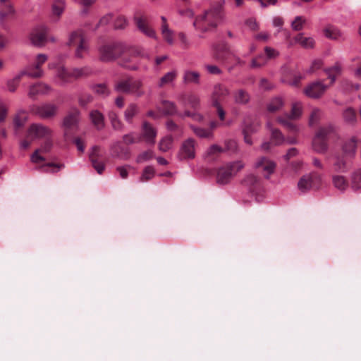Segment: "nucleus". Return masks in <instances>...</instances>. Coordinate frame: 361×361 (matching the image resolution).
Returning <instances> with one entry per match:
<instances>
[{
  "mask_svg": "<svg viewBox=\"0 0 361 361\" xmlns=\"http://www.w3.org/2000/svg\"><path fill=\"white\" fill-rule=\"evenodd\" d=\"M302 114V105L300 102H294L292 104L291 111L288 118L290 119H298Z\"/></svg>",
  "mask_w": 361,
  "mask_h": 361,
  "instance_id": "f704fd0d",
  "label": "nucleus"
},
{
  "mask_svg": "<svg viewBox=\"0 0 361 361\" xmlns=\"http://www.w3.org/2000/svg\"><path fill=\"white\" fill-rule=\"evenodd\" d=\"M111 156L113 157L118 158L120 159L126 160L129 158V152L127 149L117 142L112 145L111 148Z\"/></svg>",
  "mask_w": 361,
  "mask_h": 361,
  "instance_id": "5701e85b",
  "label": "nucleus"
},
{
  "mask_svg": "<svg viewBox=\"0 0 361 361\" xmlns=\"http://www.w3.org/2000/svg\"><path fill=\"white\" fill-rule=\"evenodd\" d=\"M8 107L5 102L0 101V122L5 121L7 115Z\"/></svg>",
  "mask_w": 361,
  "mask_h": 361,
  "instance_id": "e2e57ef3",
  "label": "nucleus"
},
{
  "mask_svg": "<svg viewBox=\"0 0 361 361\" xmlns=\"http://www.w3.org/2000/svg\"><path fill=\"white\" fill-rule=\"evenodd\" d=\"M158 109L165 115L173 114L176 112V107L173 103L163 100L158 106Z\"/></svg>",
  "mask_w": 361,
  "mask_h": 361,
  "instance_id": "2f4dec72",
  "label": "nucleus"
},
{
  "mask_svg": "<svg viewBox=\"0 0 361 361\" xmlns=\"http://www.w3.org/2000/svg\"><path fill=\"white\" fill-rule=\"evenodd\" d=\"M142 87L141 82L133 78L123 79L115 85V90H137Z\"/></svg>",
  "mask_w": 361,
  "mask_h": 361,
  "instance_id": "ddd939ff",
  "label": "nucleus"
},
{
  "mask_svg": "<svg viewBox=\"0 0 361 361\" xmlns=\"http://www.w3.org/2000/svg\"><path fill=\"white\" fill-rule=\"evenodd\" d=\"M205 68L210 74L219 75L221 73L220 68L215 65H206Z\"/></svg>",
  "mask_w": 361,
  "mask_h": 361,
  "instance_id": "69168bd1",
  "label": "nucleus"
},
{
  "mask_svg": "<svg viewBox=\"0 0 361 361\" xmlns=\"http://www.w3.org/2000/svg\"><path fill=\"white\" fill-rule=\"evenodd\" d=\"M64 166L63 164L49 163L43 166V170L47 172L56 173Z\"/></svg>",
  "mask_w": 361,
  "mask_h": 361,
  "instance_id": "3c124183",
  "label": "nucleus"
},
{
  "mask_svg": "<svg viewBox=\"0 0 361 361\" xmlns=\"http://www.w3.org/2000/svg\"><path fill=\"white\" fill-rule=\"evenodd\" d=\"M242 183L252 192H255L260 187L259 178L252 173L247 174Z\"/></svg>",
  "mask_w": 361,
  "mask_h": 361,
  "instance_id": "412c9836",
  "label": "nucleus"
},
{
  "mask_svg": "<svg viewBox=\"0 0 361 361\" xmlns=\"http://www.w3.org/2000/svg\"><path fill=\"white\" fill-rule=\"evenodd\" d=\"M48 56L45 54H38L32 66L24 71V75L30 78H40L44 75V71L41 66L47 61Z\"/></svg>",
  "mask_w": 361,
  "mask_h": 361,
  "instance_id": "9d476101",
  "label": "nucleus"
},
{
  "mask_svg": "<svg viewBox=\"0 0 361 361\" xmlns=\"http://www.w3.org/2000/svg\"><path fill=\"white\" fill-rule=\"evenodd\" d=\"M245 166L241 161L229 162L219 168L216 173V183L219 185H226Z\"/></svg>",
  "mask_w": 361,
  "mask_h": 361,
  "instance_id": "f03ea898",
  "label": "nucleus"
},
{
  "mask_svg": "<svg viewBox=\"0 0 361 361\" xmlns=\"http://www.w3.org/2000/svg\"><path fill=\"white\" fill-rule=\"evenodd\" d=\"M90 118L93 125L101 130L104 126V118L103 114L97 110H93L90 113Z\"/></svg>",
  "mask_w": 361,
  "mask_h": 361,
  "instance_id": "393cba45",
  "label": "nucleus"
},
{
  "mask_svg": "<svg viewBox=\"0 0 361 361\" xmlns=\"http://www.w3.org/2000/svg\"><path fill=\"white\" fill-rule=\"evenodd\" d=\"M329 87L322 80H316L310 83L304 90H325Z\"/></svg>",
  "mask_w": 361,
  "mask_h": 361,
  "instance_id": "de8ad7c7",
  "label": "nucleus"
},
{
  "mask_svg": "<svg viewBox=\"0 0 361 361\" xmlns=\"http://www.w3.org/2000/svg\"><path fill=\"white\" fill-rule=\"evenodd\" d=\"M324 35L326 37L334 40H344L345 39L343 34L338 28L333 26L325 28Z\"/></svg>",
  "mask_w": 361,
  "mask_h": 361,
  "instance_id": "bb28decb",
  "label": "nucleus"
},
{
  "mask_svg": "<svg viewBox=\"0 0 361 361\" xmlns=\"http://www.w3.org/2000/svg\"><path fill=\"white\" fill-rule=\"evenodd\" d=\"M138 113V108L134 104H130L124 112L125 120L128 123H131L133 117Z\"/></svg>",
  "mask_w": 361,
  "mask_h": 361,
  "instance_id": "e433bc0d",
  "label": "nucleus"
},
{
  "mask_svg": "<svg viewBox=\"0 0 361 361\" xmlns=\"http://www.w3.org/2000/svg\"><path fill=\"white\" fill-rule=\"evenodd\" d=\"M305 20L302 16H296L291 23V27L295 31H300L303 28Z\"/></svg>",
  "mask_w": 361,
  "mask_h": 361,
  "instance_id": "6e6d98bb",
  "label": "nucleus"
},
{
  "mask_svg": "<svg viewBox=\"0 0 361 361\" xmlns=\"http://www.w3.org/2000/svg\"><path fill=\"white\" fill-rule=\"evenodd\" d=\"M334 131V128L331 125L321 127L318 130L312 140V147L315 152L322 154L327 150L328 137Z\"/></svg>",
  "mask_w": 361,
  "mask_h": 361,
  "instance_id": "7ed1b4c3",
  "label": "nucleus"
},
{
  "mask_svg": "<svg viewBox=\"0 0 361 361\" xmlns=\"http://www.w3.org/2000/svg\"><path fill=\"white\" fill-rule=\"evenodd\" d=\"M346 157L343 154L335 156V162L334 166L335 171L337 172H346L348 171V164L346 161Z\"/></svg>",
  "mask_w": 361,
  "mask_h": 361,
  "instance_id": "c85d7f7f",
  "label": "nucleus"
},
{
  "mask_svg": "<svg viewBox=\"0 0 361 361\" xmlns=\"http://www.w3.org/2000/svg\"><path fill=\"white\" fill-rule=\"evenodd\" d=\"M315 180H320V177L316 173L305 175L298 181V188L302 192H306L313 188Z\"/></svg>",
  "mask_w": 361,
  "mask_h": 361,
  "instance_id": "2eb2a0df",
  "label": "nucleus"
},
{
  "mask_svg": "<svg viewBox=\"0 0 361 361\" xmlns=\"http://www.w3.org/2000/svg\"><path fill=\"white\" fill-rule=\"evenodd\" d=\"M224 152L221 147L218 145H212L207 150L209 154H216Z\"/></svg>",
  "mask_w": 361,
  "mask_h": 361,
  "instance_id": "774afa93",
  "label": "nucleus"
},
{
  "mask_svg": "<svg viewBox=\"0 0 361 361\" xmlns=\"http://www.w3.org/2000/svg\"><path fill=\"white\" fill-rule=\"evenodd\" d=\"M267 59L264 55L260 54L257 57L253 59L251 61L252 68H260L266 65Z\"/></svg>",
  "mask_w": 361,
  "mask_h": 361,
  "instance_id": "8fccbe9b",
  "label": "nucleus"
},
{
  "mask_svg": "<svg viewBox=\"0 0 361 361\" xmlns=\"http://www.w3.org/2000/svg\"><path fill=\"white\" fill-rule=\"evenodd\" d=\"M77 43H78V45L75 51V56L77 58H82L83 53L86 52L88 49V46L87 40L80 30L71 32L68 44L73 45Z\"/></svg>",
  "mask_w": 361,
  "mask_h": 361,
  "instance_id": "0eeeda50",
  "label": "nucleus"
},
{
  "mask_svg": "<svg viewBox=\"0 0 361 361\" xmlns=\"http://www.w3.org/2000/svg\"><path fill=\"white\" fill-rule=\"evenodd\" d=\"M295 42L299 43L305 49H312L314 45V40L312 37H306L302 33H299L295 37Z\"/></svg>",
  "mask_w": 361,
  "mask_h": 361,
  "instance_id": "c756f323",
  "label": "nucleus"
},
{
  "mask_svg": "<svg viewBox=\"0 0 361 361\" xmlns=\"http://www.w3.org/2000/svg\"><path fill=\"white\" fill-rule=\"evenodd\" d=\"M325 73L330 79V83H333L341 73V66L339 63H336L333 66L325 69Z\"/></svg>",
  "mask_w": 361,
  "mask_h": 361,
  "instance_id": "cd10ccee",
  "label": "nucleus"
},
{
  "mask_svg": "<svg viewBox=\"0 0 361 361\" xmlns=\"http://www.w3.org/2000/svg\"><path fill=\"white\" fill-rule=\"evenodd\" d=\"M284 102L281 97H276L273 98L267 104V110L269 112H275L280 110L283 106Z\"/></svg>",
  "mask_w": 361,
  "mask_h": 361,
  "instance_id": "72a5a7b5",
  "label": "nucleus"
},
{
  "mask_svg": "<svg viewBox=\"0 0 361 361\" xmlns=\"http://www.w3.org/2000/svg\"><path fill=\"white\" fill-rule=\"evenodd\" d=\"M92 70L90 67L77 68L72 70L73 78L85 77L90 75Z\"/></svg>",
  "mask_w": 361,
  "mask_h": 361,
  "instance_id": "ea45409f",
  "label": "nucleus"
},
{
  "mask_svg": "<svg viewBox=\"0 0 361 361\" xmlns=\"http://www.w3.org/2000/svg\"><path fill=\"white\" fill-rule=\"evenodd\" d=\"M276 164L271 159L266 157H259L254 164V168L262 173L266 179H269L272 173H274Z\"/></svg>",
  "mask_w": 361,
  "mask_h": 361,
  "instance_id": "6e6552de",
  "label": "nucleus"
},
{
  "mask_svg": "<svg viewBox=\"0 0 361 361\" xmlns=\"http://www.w3.org/2000/svg\"><path fill=\"white\" fill-rule=\"evenodd\" d=\"M223 18L222 10L220 8H213L197 16L193 22V26L201 33H206L214 30Z\"/></svg>",
  "mask_w": 361,
  "mask_h": 361,
  "instance_id": "f257e3e1",
  "label": "nucleus"
},
{
  "mask_svg": "<svg viewBox=\"0 0 361 361\" xmlns=\"http://www.w3.org/2000/svg\"><path fill=\"white\" fill-rule=\"evenodd\" d=\"M127 25H128V21H127L126 18L123 16H120L117 17L114 21V28L116 30L124 29Z\"/></svg>",
  "mask_w": 361,
  "mask_h": 361,
  "instance_id": "bf43d9fd",
  "label": "nucleus"
},
{
  "mask_svg": "<svg viewBox=\"0 0 361 361\" xmlns=\"http://www.w3.org/2000/svg\"><path fill=\"white\" fill-rule=\"evenodd\" d=\"M357 144V140L355 137H352L345 141L342 147L343 155L350 159L354 158L356 154Z\"/></svg>",
  "mask_w": 361,
  "mask_h": 361,
  "instance_id": "6ab92c4d",
  "label": "nucleus"
},
{
  "mask_svg": "<svg viewBox=\"0 0 361 361\" xmlns=\"http://www.w3.org/2000/svg\"><path fill=\"white\" fill-rule=\"evenodd\" d=\"M155 174V169L152 166H146L140 178V181L145 182L151 180Z\"/></svg>",
  "mask_w": 361,
  "mask_h": 361,
  "instance_id": "79ce46f5",
  "label": "nucleus"
},
{
  "mask_svg": "<svg viewBox=\"0 0 361 361\" xmlns=\"http://www.w3.org/2000/svg\"><path fill=\"white\" fill-rule=\"evenodd\" d=\"M161 34L164 39L169 44H173V31L169 28L168 25H161Z\"/></svg>",
  "mask_w": 361,
  "mask_h": 361,
  "instance_id": "a18cd8bd",
  "label": "nucleus"
},
{
  "mask_svg": "<svg viewBox=\"0 0 361 361\" xmlns=\"http://www.w3.org/2000/svg\"><path fill=\"white\" fill-rule=\"evenodd\" d=\"M126 51L122 43L105 44L99 48L100 59L102 61H111L121 56Z\"/></svg>",
  "mask_w": 361,
  "mask_h": 361,
  "instance_id": "39448f33",
  "label": "nucleus"
},
{
  "mask_svg": "<svg viewBox=\"0 0 361 361\" xmlns=\"http://www.w3.org/2000/svg\"><path fill=\"white\" fill-rule=\"evenodd\" d=\"M42 142L40 147L37 149L31 155L30 159L33 163H39L44 160L42 154L49 153L53 147L54 142L52 137H49Z\"/></svg>",
  "mask_w": 361,
  "mask_h": 361,
  "instance_id": "f8f14e48",
  "label": "nucleus"
},
{
  "mask_svg": "<svg viewBox=\"0 0 361 361\" xmlns=\"http://www.w3.org/2000/svg\"><path fill=\"white\" fill-rule=\"evenodd\" d=\"M212 104L216 108L217 115L221 121H224L225 119V111L221 106L219 102L217 100L216 95L214 94L212 99Z\"/></svg>",
  "mask_w": 361,
  "mask_h": 361,
  "instance_id": "09e8293b",
  "label": "nucleus"
},
{
  "mask_svg": "<svg viewBox=\"0 0 361 361\" xmlns=\"http://www.w3.org/2000/svg\"><path fill=\"white\" fill-rule=\"evenodd\" d=\"M332 183L337 190L342 192H345L349 185L347 179L342 175L333 176Z\"/></svg>",
  "mask_w": 361,
  "mask_h": 361,
  "instance_id": "b1692460",
  "label": "nucleus"
},
{
  "mask_svg": "<svg viewBox=\"0 0 361 361\" xmlns=\"http://www.w3.org/2000/svg\"><path fill=\"white\" fill-rule=\"evenodd\" d=\"M298 150L295 147H292L289 149L287 153L283 156V158L288 161L290 159L295 157L298 155Z\"/></svg>",
  "mask_w": 361,
  "mask_h": 361,
  "instance_id": "338daca9",
  "label": "nucleus"
},
{
  "mask_svg": "<svg viewBox=\"0 0 361 361\" xmlns=\"http://www.w3.org/2000/svg\"><path fill=\"white\" fill-rule=\"evenodd\" d=\"M73 78L72 71L70 72L63 66H58L54 73V81L60 85L68 82Z\"/></svg>",
  "mask_w": 361,
  "mask_h": 361,
  "instance_id": "a211bd4d",
  "label": "nucleus"
},
{
  "mask_svg": "<svg viewBox=\"0 0 361 361\" xmlns=\"http://www.w3.org/2000/svg\"><path fill=\"white\" fill-rule=\"evenodd\" d=\"M176 75H177V73H176V71H175L168 72L161 78V80H160L161 85L172 82L174 80V78H176Z\"/></svg>",
  "mask_w": 361,
  "mask_h": 361,
  "instance_id": "052dcab7",
  "label": "nucleus"
},
{
  "mask_svg": "<svg viewBox=\"0 0 361 361\" xmlns=\"http://www.w3.org/2000/svg\"><path fill=\"white\" fill-rule=\"evenodd\" d=\"M123 142L127 145L138 142L140 141V137L135 135L134 133H129L123 135Z\"/></svg>",
  "mask_w": 361,
  "mask_h": 361,
  "instance_id": "4d7b16f0",
  "label": "nucleus"
},
{
  "mask_svg": "<svg viewBox=\"0 0 361 361\" xmlns=\"http://www.w3.org/2000/svg\"><path fill=\"white\" fill-rule=\"evenodd\" d=\"M80 111L73 108L71 109L67 115L64 117L62 123V128H63V135L66 139L71 136V130H77L80 122Z\"/></svg>",
  "mask_w": 361,
  "mask_h": 361,
  "instance_id": "423d86ee",
  "label": "nucleus"
},
{
  "mask_svg": "<svg viewBox=\"0 0 361 361\" xmlns=\"http://www.w3.org/2000/svg\"><path fill=\"white\" fill-rule=\"evenodd\" d=\"M154 157V154L152 150H147L140 154L136 159L137 163H142L144 161L152 159Z\"/></svg>",
  "mask_w": 361,
  "mask_h": 361,
  "instance_id": "864d4df0",
  "label": "nucleus"
},
{
  "mask_svg": "<svg viewBox=\"0 0 361 361\" xmlns=\"http://www.w3.org/2000/svg\"><path fill=\"white\" fill-rule=\"evenodd\" d=\"M322 113L319 109H315L312 111L310 118H309V125L310 126H313L317 124L322 118Z\"/></svg>",
  "mask_w": 361,
  "mask_h": 361,
  "instance_id": "5fc2aeb1",
  "label": "nucleus"
},
{
  "mask_svg": "<svg viewBox=\"0 0 361 361\" xmlns=\"http://www.w3.org/2000/svg\"><path fill=\"white\" fill-rule=\"evenodd\" d=\"M350 188L355 192H361V169H357L351 173Z\"/></svg>",
  "mask_w": 361,
  "mask_h": 361,
  "instance_id": "4be33fe9",
  "label": "nucleus"
},
{
  "mask_svg": "<svg viewBox=\"0 0 361 361\" xmlns=\"http://www.w3.org/2000/svg\"><path fill=\"white\" fill-rule=\"evenodd\" d=\"M108 116L113 128L117 130H121L123 128V124L119 120L116 113L114 111H110Z\"/></svg>",
  "mask_w": 361,
  "mask_h": 361,
  "instance_id": "37998d69",
  "label": "nucleus"
},
{
  "mask_svg": "<svg viewBox=\"0 0 361 361\" xmlns=\"http://www.w3.org/2000/svg\"><path fill=\"white\" fill-rule=\"evenodd\" d=\"M157 130L149 123L145 121L142 125V137L145 142L150 145L155 143Z\"/></svg>",
  "mask_w": 361,
  "mask_h": 361,
  "instance_id": "aec40b11",
  "label": "nucleus"
},
{
  "mask_svg": "<svg viewBox=\"0 0 361 361\" xmlns=\"http://www.w3.org/2000/svg\"><path fill=\"white\" fill-rule=\"evenodd\" d=\"M343 117L344 121L350 125H355L357 122L355 111L352 108L346 109L343 113Z\"/></svg>",
  "mask_w": 361,
  "mask_h": 361,
  "instance_id": "c9c22d12",
  "label": "nucleus"
},
{
  "mask_svg": "<svg viewBox=\"0 0 361 361\" xmlns=\"http://www.w3.org/2000/svg\"><path fill=\"white\" fill-rule=\"evenodd\" d=\"M233 97L235 103L238 104H245L250 100V95L247 92H233Z\"/></svg>",
  "mask_w": 361,
  "mask_h": 361,
  "instance_id": "58836bf2",
  "label": "nucleus"
},
{
  "mask_svg": "<svg viewBox=\"0 0 361 361\" xmlns=\"http://www.w3.org/2000/svg\"><path fill=\"white\" fill-rule=\"evenodd\" d=\"M173 139L171 136H167L161 140L159 143V149L160 151L165 152L170 149L172 147Z\"/></svg>",
  "mask_w": 361,
  "mask_h": 361,
  "instance_id": "c03bdc74",
  "label": "nucleus"
},
{
  "mask_svg": "<svg viewBox=\"0 0 361 361\" xmlns=\"http://www.w3.org/2000/svg\"><path fill=\"white\" fill-rule=\"evenodd\" d=\"M53 136V130L48 126L39 123L31 125L27 130V137L30 139H47Z\"/></svg>",
  "mask_w": 361,
  "mask_h": 361,
  "instance_id": "1a4fd4ad",
  "label": "nucleus"
},
{
  "mask_svg": "<svg viewBox=\"0 0 361 361\" xmlns=\"http://www.w3.org/2000/svg\"><path fill=\"white\" fill-rule=\"evenodd\" d=\"M183 78L185 83L198 84L200 81V74L197 71H185L183 73Z\"/></svg>",
  "mask_w": 361,
  "mask_h": 361,
  "instance_id": "473e14b6",
  "label": "nucleus"
},
{
  "mask_svg": "<svg viewBox=\"0 0 361 361\" xmlns=\"http://www.w3.org/2000/svg\"><path fill=\"white\" fill-rule=\"evenodd\" d=\"M195 157V142L188 138L183 142L178 154L180 160L193 159Z\"/></svg>",
  "mask_w": 361,
  "mask_h": 361,
  "instance_id": "9b49d317",
  "label": "nucleus"
},
{
  "mask_svg": "<svg viewBox=\"0 0 361 361\" xmlns=\"http://www.w3.org/2000/svg\"><path fill=\"white\" fill-rule=\"evenodd\" d=\"M49 28L45 25L35 26L29 34V41L32 45L37 48L44 47L48 42Z\"/></svg>",
  "mask_w": 361,
  "mask_h": 361,
  "instance_id": "20e7f679",
  "label": "nucleus"
},
{
  "mask_svg": "<svg viewBox=\"0 0 361 361\" xmlns=\"http://www.w3.org/2000/svg\"><path fill=\"white\" fill-rule=\"evenodd\" d=\"M267 126L271 131V141L274 142L276 145H280L285 142V137L279 130L272 128L270 123H267Z\"/></svg>",
  "mask_w": 361,
  "mask_h": 361,
  "instance_id": "a878e982",
  "label": "nucleus"
},
{
  "mask_svg": "<svg viewBox=\"0 0 361 361\" xmlns=\"http://www.w3.org/2000/svg\"><path fill=\"white\" fill-rule=\"evenodd\" d=\"M259 87L264 90H270L274 88V85L265 78H262L260 80Z\"/></svg>",
  "mask_w": 361,
  "mask_h": 361,
  "instance_id": "0e129e2a",
  "label": "nucleus"
},
{
  "mask_svg": "<svg viewBox=\"0 0 361 361\" xmlns=\"http://www.w3.org/2000/svg\"><path fill=\"white\" fill-rule=\"evenodd\" d=\"M264 52L265 57L267 58V60L274 59L279 55V53L274 49L269 47H266L264 48Z\"/></svg>",
  "mask_w": 361,
  "mask_h": 361,
  "instance_id": "680f3d73",
  "label": "nucleus"
},
{
  "mask_svg": "<svg viewBox=\"0 0 361 361\" xmlns=\"http://www.w3.org/2000/svg\"><path fill=\"white\" fill-rule=\"evenodd\" d=\"M64 8V0H55L52 5V12L54 15L60 16L63 13Z\"/></svg>",
  "mask_w": 361,
  "mask_h": 361,
  "instance_id": "49530a36",
  "label": "nucleus"
},
{
  "mask_svg": "<svg viewBox=\"0 0 361 361\" xmlns=\"http://www.w3.org/2000/svg\"><path fill=\"white\" fill-rule=\"evenodd\" d=\"M58 111V106L52 104H44L37 107V114L44 119L54 118Z\"/></svg>",
  "mask_w": 361,
  "mask_h": 361,
  "instance_id": "f3484780",
  "label": "nucleus"
},
{
  "mask_svg": "<svg viewBox=\"0 0 361 361\" xmlns=\"http://www.w3.org/2000/svg\"><path fill=\"white\" fill-rule=\"evenodd\" d=\"M134 21L139 30L145 35L152 38L156 37L155 31L148 25V22L145 16H138L136 15L134 17Z\"/></svg>",
  "mask_w": 361,
  "mask_h": 361,
  "instance_id": "dca6fc26",
  "label": "nucleus"
},
{
  "mask_svg": "<svg viewBox=\"0 0 361 361\" xmlns=\"http://www.w3.org/2000/svg\"><path fill=\"white\" fill-rule=\"evenodd\" d=\"M90 159L92 165L99 174H102L105 169V165L99 158L102 157L100 148L98 146H93L90 152Z\"/></svg>",
  "mask_w": 361,
  "mask_h": 361,
  "instance_id": "4468645a",
  "label": "nucleus"
},
{
  "mask_svg": "<svg viewBox=\"0 0 361 361\" xmlns=\"http://www.w3.org/2000/svg\"><path fill=\"white\" fill-rule=\"evenodd\" d=\"M194 133L202 138H212L213 133L211 130L205 129L200 127H195L194 126H190Z\"/></svg>",
  "mask_w": 361,
  "mask_h": 361,
  "instance_id": "4c0bfd02",
  "label": "nucleus"
},
{
  "mask_svg": "<svg viewBox=\"0 0 361 361\" xmlns=\"http://www.w3.org/2000/svg\"><path fill=\"white\" fill-rule=\"evenodd\" d=\"M278 122L284 126L290 133H297L299 131L298 126L281 117L277 118Z\"/></svg>",
  "mask_w": 361,
  "mask_h": 361,
  "instance_id": "a19ab883",
  "label": "nucleus"
},
{
  "mask_svg": "<svg viewBox=\"0 0 361 361\" xmlns=\"http://www.w3.org/2000/svg\"><path fill=\"white\" fill-rule=\"evenodd\" d=\"M15 10L10 4H5L0 11V24L4 25L6 18H12L14 16Z\"/></svg>",
  "mask_w": 361,
  "mask_h": 361,
  "instance_id": "7c9ffc66",
  "label": "nucleus"
},
{
  "mask_svg": "<svg viewBox=\"0 0 361 361\" xmlns=\"http://www.w3.org/2000/svg\"><path fill=\"white\" fill-rule=\"evenodd\" d=\"M13 126L16 133H20L23 128V118L21 111H19L14 117Z\"/></svg>",
  "mask_w": 361,
  "mask_h": 361,
  "instance_id": "603ef678",
  "label": "nucleus"
},
{
  "mask_svg": "<svg viewBox=\"0 0 361 361\" xmlns=\"http://www.w3.org/2000/svg\"><path fill=\"white\" fill-rule=\"evenodd\" d=\"M21 80V73L16 75L7 82L9 90H15L20 85Z\"/></svg>",
  "mask_w": 361,
  "mask_h": 361,
  "instance_id": "13d9d810",
  "label": "nucleus"
}]
</instances>
